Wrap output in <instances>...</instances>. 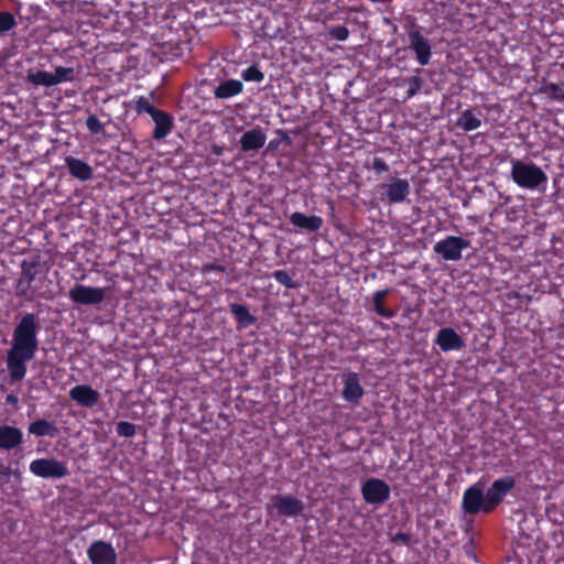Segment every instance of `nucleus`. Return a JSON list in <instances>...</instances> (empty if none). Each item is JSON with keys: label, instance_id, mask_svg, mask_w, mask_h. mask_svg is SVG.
Segmentation results:
<instances>
[{"label": "nucleus", "instance_id": "nucleus-1", "mask_svg": "<svg viewBox=\"0 0 564 564\" xmlns=\"http://www.w3.org/2000/svg\"><path fill=\"white\" fill-rule=\"evenodd\" d=\"M40 318L35 313H25L17 323L7 352V369L12 382L22 381L26 375V364L39 350Z\"/></svg>", "mask_w": 564, "mask_h": 564}, {"label": "nucleus", "instance_id": "nucleus-2", "mask_svg": "<svg viewBox=\"0 0 564 564\" xmlns=\"http://www.w3.org/2000/svg\"><path fill=\"white\" fill-rule=\"evenodd\" d=\"M511 177L518 186L528 189H534L547 182V176L541 167L520 160L512 162Z\"/></svg>", "mask_w": 564, "mask_h": 564}, {"label": "nucleus", "instance_id": "nucleus-3", "mask_svg": "<svg viewBox=\"0 0 564 564\" xmlns=\"http://www.w3.org/2000/svg\"><path fill=\"white\" fill-rule=\"evenodd\" d=\"M379 198L389 205L403 203L410 195V183L405 178L391 176L388 182L377 185Z\"/></svg>", "mask_w": 564, "mask_h": 564}, {"label": "nucleus", "instance_id": "nucleus-4", "mask_svg": "<svg viewBox=\"0 0 564 564\" xmlns=\"http://www.w3.org/2000/svg\"><path fill=\"white\" fill-rule=\"evenodd\" d=\"M29 469L34 476L45 479H61L69 475L67 464L56 458L34 459Z\"/></svg>", "mask_w": 564, "mask_h": 564}, {"label": "nucleus", "instance_id": "nucleus-5", "mask_svg": "<svg viewBox=\"0 0 564 564\" xmlns=\"http://www.w3.org/2000/svg\"><path fill=\"white\" fill-rule=\"evenodd\" d=\"M305 506L302 500L292 495H273L271 505L267 506V511L271 513L276 511L279 517L295 518L303 513Z\"/></svg>", "mask_w": 564, "mask_h": 564}, {"label": "nucleus", "instance_id": "nucleus-6", "mask_svg": "<svg viewBox=\"0 0 564 564\" xmlns=\"http://www.w3.org/2000/svg\"><path fill=\"white\" fill-rule=\"evenodd\" d=\"M516 484V478L510 475L494 480L486 491V509L495 511Z\"/></svg>", "mask_w": 564, "mask_h": 564}, {"label": "nucleus", "instance_id": "nucleus-7", "mask_svg": "<svg viewBox=\"0 0 564 564\" xmlns=\"http://www.w3.org/2000/svg\"><path fill=\"white\" fill-rule=\"evenodd\" d=\"M364 500L369 505H382L391 495L390 486L382 479L368 478L360 488Z\"/></svg>", "mask_w": 564, "mask_h": 564}, {"label": "nucleus", "instance_id": "nucleus-8", "mask_svg": "<svg viewBox=\"0 0 564 564\" xmlns=\"http://www.w3.org/2000/svg\"><path fill=\"white\" fill-rule=\"evenodd\" d=\"M470 247V241L457 236H447L434 245V252L441 254L444 260L458 261L462 251Z\"/></svg>", "mask_w": 564, "mask_h": 564}, {"label": "nucleus", "instance_id": "nucleus-9", "mask_svg": "<svg viewBox=\"0 0 564 564\" xmlns=\"http://www.w3.org/2000/svg\"><path fill=\"white\" fill-rule=\"evenodd\" d=\"M68 297L78 305H99L105 301L106 292L102 288L75 284L69 290Z\"/></svg>", "mask_w": 564, "mask_h": 564}, {"label": "nucleus", "instance_id": "nucleus-10", "mask_svg": "<svg viewBox=\"0 0 564 564\" xmlns=\"http://www.w3.org/2000/svg\"><path fill=\"white\" fill-rule=\"evenodd\" d=\"M410 48L421 66L429 65L432 57V47L427 39L420 32L416 25H412L408 32Z\"/></svg>", "mask_w": 564, "mask_h": 564}, {"label": "nucleus", "instance_id": "nucleus-11", "mask_svg": "<svg viewBox=\"0 0 564 564\" xmlns=\"http://www.w3.org/2000/svg\"><path fill=\"white\" fill-rule=\"evenodd\" d=\"M463 509L467 514L475 516L479 512L491 513L486 509V494L477 485L470 486L463 495Z\"/></svg>", "mask_w": 564, "mask_h": 564}, {"label": "nucleus", "instance_id": "nucleus-12", "mask_svg": "<svg viewBox=\"0 0 564 564\" xmlns=\"http://www.w3.org/2000/svg\"><path fill=\"white\" fill-rule=\"evenodd\" d=\"M91 564H116L117 553L113 546L105 541H95L87 550Z\"/></svg>", "mask_w": 564, "mask_h": 564}, {"label": "nucleus", "instance_id": "nucleus-13", "mask_svg": "<svg viewBox=\"0 0 564 564\" xmlns=\"http://www.w3.org/2000/svg\"><path fill=\"white\" fill-rule=\"evenodd\" d=\"M434 341L443 351L460 350L465 347L464 339L452 327L441 328Z\"/></svg>", "mask_w": 564, "mask_h": 564}, {"label": "nucleus", "instance_id": "nucleus-14", "mask_svg": "<svg viewBox=\"0 0 564 564\" xmlns=\"http://www.w3.org/2000/svg\"><path fill=\"white\" fill-rule=\"evenodd\" d=\"M69 398L78 405L94 408L98 403L100 394L88 384H77L69 390Z\"/></svg>", "mask_w": 564, "mask_h": 564}, {"label": "nucleus", "instance_id": "nucleus-15", "mask_svg": "<svg viewBox=\"0 0 564 564\" xmlns=\"http://www.w3.org/2000/svg\"><path fill=\"white\" fill-rule=\"evenodd\" d=\"M343 398L354 404L359 403L364 395V388L360 384L357 372H348L343 379Z\"/></svg>", "mask_w": 564, "mask_h": 564}, {"label": "nucleus", "instance_id": "nucleus-16", "mask_svg": "<svg viewBox=\"0 0 564 564\" xmlns=\"http://www.w3.org/2000/svg\"><path fill=\"white\" fill-rule=\"evenodd\" d=\"M151 118L154 122V130L152 133V138L154 140H162L172 132L174 118L167 111L158 109Z\"/></svg>", "mask_w": 564, "mask_h": 564}, {"label": "nucleus", "instance_id": "nucleus-17", "mask_svg": "<svg viewBox=\"0 0 564 564\" xmlns=\"http://www.w3.org/2000/svg\"><path fill=\"white\" fill-rule=\"evenodd\" d=\"M267 141V135L260 127H256L246 131L240 140V149L242 152H251L260 150Z\"/></svg>", "mask_w": 564, "mask_h": 564}, {"label": "nucleus", "instance_id": "nucleus-18", "mask_svg": "<svg viewBox=\"0 0 564 564\" xmlns=\"http://www.w3.org/2000/svg\"><path fill=\"white\" fill-rule=\"evenodd\" d=\"M65 164L68 169L69 174L82 182H86L93 178V167L85 161L68 155L65 158Z\"/></svg>", "mask_w": 564, "mask_h": 564}, {"label": "nucleus", "instance_id": "nucleus-19", "mask_svg": "<svg viewBox=\"0 0 564 564\" xmlns=\"http://www.w3.org/2000/svg\"><path fill=\"white\" fill-rule=\"evenodd\" d=\"M290 223L294 227L306 230L308 232H317L324 224L322 217L316 215L307 216L300 212H294L291 214Z\"/></svg>", "mask_w": 564, "mask_h": 564}, {"label": "nucleus", "instance_id": "nucleus-20", "mask_svg": "<svg viewBox=\"0 0 564 564\" xmlns=\"http://www.w3.org/2000/svg\"><path fill=\"white\" fill-rule=\"evenodd\" d=\"M21 273L30 282V285H39L46 280V273L42 271L39 260H26L21 262Z\"/></svg>", "mask_w": 564, "mask_h": 564}, {"label": "nucleus", "instance_id": "nucleus-21", "mask_svg": "<svg viewBox=\"0 0 564 564\" xmlns=\"http://www.w3.org/2000/svg\"><path fill=\"white\" fill-rule=\"evenodd\" d=\"M14 294L17 297H22L26 301H34L36 299H46L44 292L40 291L39 285H30V282L22 275L20 272V276L17 280L14 285Z\"/></svg>", "mask_w": 564, "mask_h": 564}, {"label": "nucleus", "instance_id": "nucleus-22", "mask_svg": "<svg viewBox=\"0 0 564 564\" xmlns=\"http://www.w3.org/2000/svg\"><path fill=\"white\" fill-rule=\"evenodd\" d=\"M23 442V433L19 427L10 425L0 426V448L10 451Z\"/></svg>", "mask_w": 564, "mask_h": 564}, {"label": "nucleus", "instance_id": "nucleus-23", "mask_svg": "<svg viewBox=\"0 0 564 564\" xmlns=\"http://www.w3.org/2000/svg\"><path fill=\"white\" fill-rule=\"evenodd\" d=\"M481 112L475 109H465L459 113L455 126L465 132L478 129L481 126Z\"/></svg>", "mask_w": 564, "mask_h": 564}, {"label": "nucleus", "instance_id": "nucleus-24", "mask_svg": "<svg viewBox=\"0 0 564 564\" xmlns=\"http://www.w3.org/2000/svg\"><path fill=\"white\" fill-rule=\"evenodd\" d=\"M243 90L242 82L238 79H227L221 82L214 90L217 99H228L241 94Z\"/></svg>", "mask_w": 564, "mask_h": 564}, {"label": "nucleus", "instance_id": "nucleus-25", "mask_svg": "<svg viewBox=\"0 0 564 564\" xmlns=\"http://www.w3.org/2000/svg\"><path fill=\"white\" fill-rule=\"evenodd\" d=\"M28 432L29 434L35 435L37 437H55L58 434V429L53 422H50L45 419H39L29 424Z\"/></svg>", "mask_w": 564, "mask_h": 564}, {"label": "nucleus", "instance_id": "nucleus-26", "mask_svg": "<svg viewBox=\"0 0 564 564\" xmlns=\"http://www.w3.org/2000/svg\"><path fill=\"white\" fill-rule=\"evenodd\" d=\"M391 292V289L387 288L383 290L376 291L372 295L373 310L375 312L384 318H392L395 315L393 310L387 308L384 301L387 295Z\"/></svg>", "mask_w": 564, "mask_h": 564}, {"label": "nucleus", "instance_id": "nucleus-27", "mask_svg": "<svg viewBox=\"0 0 564 564\" xmlns=\"http://www.w3.org/2000/svg\"><path fill=\"white\" fill-rule=\"evenodd\" d=\"M229 310L238 324L245 327L254 324L256 317L249 312L246 305L232 303L229 305Z\"/></svg>", "mask_w": 564, "mask_h": 564}, {"label": "nucleus", "instance_id": "nucleus-28", "mask_svg": "<svg viewBox=\"0 0 564 564\" xmlns=\"http://www.w3.org/2000/svg\"><path fill=\"white\" fill-rule=\"evenodd\" d=\"M26 80L34 86H54L53 74L45 70L29 72Z\"/></svg>", "mask_w": 564, "mask_h": 564}, {"label": "nucleus", "instance_id": "nucleus-29", "mask_svg": "<svg viewBox=\"0 0 564 564\" xmlns=\"http://www.w3.org/2000/svg\"><path fill=\"white\" fill-rule=\"evenodd\" d=\"M74 79H75L74 68L63 67V66L55 67L54 73H53L54 86H56L61 83L73 82Z\"/></svg>", "mask_w": 564, "mask_h": 564}, {"label": "nucleus", "instance_id": "nucleus-30", "mask_svg": "<svg viewBox=\"0 0 564 564\" xmlns=\"http://www.w3.org/2000/svg\"><path fill=\"white\" fill-rule=\"evenodd\" d=\"M241 78L246 82L261 83L264 80V74L258 64H251L241 72Z\"/></svg>", "mask_w": 564, "mask_h": 564}, {"label": "nucleus", "instance_id": "nucleus-31", "mask_svg": "<svg viewBox=\"0 0 564 564\" xmlns=\"http://www.w3.org/2000/svg\"><path fill=\"white\" fill-rule=\"evenodd\" d=\"M134 110L141 115V113H148L150 116H153V113L159 109L156 108L150 100V98L144 96H139L134 100Z\"/></svg>", "mask_w": 564, "mask_h": 564}, {"label": "nucleus", "instance_id": "nucleus-32", "mask_svg": "<svg viewBox=\"0 0 564 564\" xmlns=\"http://www.w3.org/2000/svg\"><path fill=\"white\" fill-rule=\"evenodd\" d=\"M271 276L280 284L284 285L286 289H296L299 285L295 283L290 276L289 272L285 270H275Z\"/></svg>", "mask_w": 564, "mask_h": 564}, {"label": "nucleus", "instance_id": "nucleus-33", "mask_svg": "<svg viewBox=\"0 0 564 564\" xmlns=\"http://www.w3.org/2000/svg\"><path fill=\"white\" fill-rule=\"evenodd\" d=\"M406 83L409 88L405 91L404 100L411 99L421 90L423 79L420 76H411L406 79Z\"/></svg>", "mask_w": 564, "mask_h": 564}, {"label": "nucleus", "instance_id": "nucleus-34", "mask_svg": "<svg viewBox=\"0 0 564 564\" xmlns=\"http://www.w3.org/2000/svg\"><path fill=\"white\" fill-rule=\"evenodd\" d=\"M15 25L14 15L8 11H0V33H6Z\"/></svg>", "mask_w": 564, "mask_h": 564}, {"label": "nucleus", "instance_id": "nucleus-35", "mask_svg": "<svg viewBox=\"0 0 564 564\" xmlns=\"http://www.w3.org/2000/svg\"><path fill=\"white\" fill-rule=\"evenodd\" d=\"M116 431L120 436L132 437L135 434V425L128 421H120L117 423Z\"/></svg>", "mask_w": 564, "mask_h": 564}, {"label": "nucleus", "instance_id": "nucleus-36", "mask_svg": "<svg viewBox=\"0 0 564 564\" xmlns=\"http://www.w3.org/2000/svg\"><path fill=\"white\" fill-rule=\"evenodd\" d=\"M86 127L89 132L94 134L102 133L105 130L104 123L95 115H89L86 119Z\"/></svg>", "mask_w": 564, "mask_h": 564}, {"label": "nucleus", "instance_id": "nucleus-37", "mask_svg": "<svg viewBox=\"0 0 564 564\" xmlns=\"http://www.w3.org/2000/svg\"><path fill=\"white\" fill-rule=\"evenodd\" d=\"M328 34L337 41H346L349 36V30L345 25H333L329 28Z\"/></svg>", "mask_w": 564, "mask_h": 564}, {"label": "nucleus", "instance_id": "nucleus-38", "mask_svg": "<svg viewBox=\"0 0 564 564\" xmlns=\"http://www.w3.org/2000/svg\"><path fill=\"white\" fill-rule=\"evenodd\" d=\"M546 93L552 99L564 101V88L558 84L551 83L546 86Z\"/></svg>", "mask_w": 564, "mask_h": 564}, {"label": "nucleus", "instance_id": "nucleus-39", "mask_svg": "<svg viewBox=\"0 0 564 564\" xmlns=\"http://www.w3.org/2000/svg\"><path fill=\"white\" fill-rule=\"evenodd\" d=\"M371 169L377 174L386 173V172H389V170H390L388 163L382 158H379V156L373 158L372 163H371Z\"/></svg>", "mask_w": 564, "mask_h": 564}, {"label": "nucleus", "instance_id": "nucleus-40", "mask_svg": "<svg viewBox=\"0 0 564 564\" xmlns=\"http://www.w3.org/2000/svg\"><path fill=\"white\" fill-rule=\"evenodd\" d=\"M276 133L281 137L280 139H273L269 142V149H276L281 142H284L286 145L291 144V139L289 134L282 130L279 129Z\"/></svg>", "mask_w": 564, "mask_h": 564}, {"label": "nucleus", "instance_id": "nucleus-41", "mask_svg": "<svg viewBox=\"0 0 564 564\" xmlns=\"http://www.w3.org/2000/svg\"><path fill=\"white\" fill-rule=\"evenodd\" d=\"M225 271H226V268L223 264H218V263H215V262L206 263L202 268V273L203 274H208V273L221 274Z\"/></svg>", "mask_w": 564, "mask_h": 564}, {"label": "nucleus", "instance_id": "nucleus-42", "mask_svg": "<svg viewBox=\"0 0 564 564\" xmlns=\"http://www.w3.org/2000/svg\"><path fill=\"white\" fill-rule=\"evenodd\" d=\"M391 542L395 544L401 543L404 545H409L411 542V534L405 532H398L391 536Z\"/></svg>", "mask_w": 564, "mask_h": 564}, {"label": "nucleus", "instance_id": "nucleus-43", "mask_svg": "<svg viewBox=\"0 0 564 564\" xmlns=\"http://www.w3.org/2000/svg\"><path fill=\"white\" fill-rule=\"evenodd\" d=\"M6 403L17 408L19 404V398L13 393H8L6 397Z\"/></svg>", "mask_w": 564, "mask_h": 564}, {"label": "nucleus", "instance_id": "nucleus-44", "mask_svg": "<svg viewBox=\"0 0 564 564\" xmlns=\"http://www.w3.org/2000/svg\"><path fill=\"white\" fill-rule=\"evenodd\" d=\"M12 474V469L9 466L0 464V478H8Z\"/></svg>", "mask_w": 564, "mask_h": 564}, {"label": "nucleus", "instance_id": "nucleus-45", "mask_svg": "<svg viewBox=\"0 0 564 564\" xmlns=\"http://www.w3.org/2000/svg\"><path fill=\"white\" fill-rule=\"evenodd\" d=\"M213 153L216 154V155H221L223 154V148L219 147V145H214L213 147Z\"/></svg>", "mask_w": 564, "mask_h": 564}, {"label": "nucleus", "instance_id": "nucleus-46", "mask_svg": "<svg viewBox=\"0 0 564 564\" xmlns=\"http://www.w3.org/2000/svg\"><path fill=\"white\" fill-rule=\"evenodd\" d=\"M11 475H14L15 477H20V470L17 469V470H12V474Z\"/></svg>", "mask_w": 564, "mask_h": 564}]
</instances>
